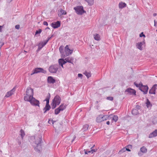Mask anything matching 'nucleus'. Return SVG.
Wrapping results in <instances>:
<instances>
[{
    "label": "nucleus",
    "instance_id": "1",
    "mask_svg": "<svg viewBox=\"0 0 157 157\" xmlns=\"http://www.w3.org/2000/svg\"><path fill=\"white\" fill-rule=\"evenodd\" d=\"M33 89L30 87H28L26 89V95L24 97V100L30 102L32 105L39 107V101L33 97Z\"/></svg>",
    "mask_w": 157,
    "mask_h": 157
},
{
    "label": "nucleus",
    "instance_id": "2",
    "mask_svg": "<svg viewBox=\"0 0 157 157\" xmlns=\"http://www.w3.org/2000/svg\"><path fill=\"white\" fill-rule=\"evenodd\" d=\"M35 143L36 145L34 149L37 152H40L42 149V145L43 141L42 140V136L41 135H39L38 137L35 138Z\"/></svg>",
    "mask_w": 157,
    "mask_h": 157
},
{
    "label": "nucleus",
    "instance_id": "3",
    "mask_svg": "<svg viewBox=\"0 0 157 157\" xmlns=\"http://www.w3.org/2000/svg\"><path fill=\"white\" fill-rule=\"evenodd\" d=\"M76 13L79 15H82L86 13V11L83 10V7L82 6H78L74 8Z\"/></svg>",
    "mask_w": 157,
    "mask_h": 157
},
{
    "label": "nucleus",
    "instance_id": "4",
    "mask_svg": "<svg viewBox=\"0 0 157 157\" xmlns=\"http://www.w3.org/2000/svg\"><path fill=\"white\" fill-rule=\"evenodd\" d=\"M59 69V65L57 64H55L50 66L49 68V72L52 73H56Z\"/></svg>",
    "mask_w": 157,
    "mask_h": 157
},
{
    "label": "nucleus",
    "instance_id": "5",
    "mask_svg": "<svg viewBox=\"0 0 157 157\" xmlns=\"http://www.w3.org/2000/svg\"><path fill=\"white\" fill-rule=\"evenodd\" d=\"M73 51V50L70 49L68 46L67 45L65 48L64 52H63L62 56H63L64 58L69 56L72 53Z\"/></svg>",
    "mask_w": 157,
    "mask_h": 157
},
{
    "label": "nucleus",
    "instance_id": "6",
    "mask_svg": "<svg viewBox=\"0 0 157 157\" xmlns=\"http://www.w3.org/2000/svg\"><path fill=\"white\" fill-rule=\"evenodd\" d=\"M40 72L44 74H46L47 73V71H46L44 70L42 68L40 67H36L32 71V73L31 74V75H32L38 73Z\"/></svg>",
    "mask_w": 157,
    "mask_h": 157
},
{
    "label": "nucleus",
    "instance_id": "7",
    "mask_svg": "<svg viewBox=\"0 0 157 157\" xmlns=\"http://www.w3.org/2000/svg\"><path fill=\"white\" fill-rule=\"evenodd\" d=\"M108 118L107 115H99L96 119V121L97 122L99 123L104 121L106 120Z\"/></svg>",
    "mask_w": 157,
    "mask_h": 157
},
{
    "label": "nucleus",
    "instance_id": "8",
    "mask_svg": "<svg viewBox=\"0 0 157 157\" xmlns=\"http://www.w3.org/2000/svg\"><path fill=\"white\" fill-rule=\"evenodd\" d=\"M61 101L60 97L59 95H57L55 97L52 101L56 103L58 105H59Z\"/></svg>",
    "mask_w": 157,
    "mask_h": 157
},
{
    "label": "nucleus",
    "instance_id": "9",
    "mask_svg": "<svg viewBox=\"0 0 157 157\" xmlns=\"http://www.w3.org/2000/svg\"><path fill=\"white\" fill-rule=\"evenodd\" d=\"M15 90V87H14L12 89L9 91H8L5 96L4 98H8L13 94V93Z\"/></svg>",
    "mask_w": 157,
    "mask_h": 157
},
{
    "label": "nucleus",
    "instance_id": "10",
    "mask_svg": "<svg viewBox=\"0 0 157 157\" xmlns=\"http://www.w3.org/2000/svg\"><path fill=\"white\" fill-rule=\"evenodd\" d=\"M156 87H157V84H156L153 85L151 89L149 90V93L151 94H155Z\"/></svg>",
    "mask_w": 157,
    "mask_h": 157
},
{
    "label": "nucleus",
    "instance_id": "11",
    "mask_svg": "<svg viewBox=\"0 0 157 157\" xmlns=\"http://www.w3.org/2000/svg\"><path fill=\"white\" fill-rule=\"evenodd\" d=\"M51 25L54 29L60 27V22L59 21H57L56 22L52 23Z\"/></svg>",
    "mask_w": 157,
    "mask_h": 157
},
{
    "label": "nucleus",
    "instance_id": "12",
    "mask_svg": "<svg viewBox=\"0 0 157 157\" xmlns=\"http://www.w3.org/2000/svg\"><path fill=\"white\" fill-rule=\"evenodd\" d=\"M125 92H128L130 94L133 95H136V91L135 90L132 89L131 88L127 89L125 91Z\"/></svg>",
    "mask_w": 157,
    "mask_h": 157
},
{
    "label": "nucleus",
    "instance_id": "13",
    "mask_svg": "<svg viewBox=\"0 0 157 157\" xmlns=\"http://www.w3.org/2000/svg\"><path fill=\"white\" fill-rule=\"evenodd\" d=\"M141 89L142 91H141L143 92L144 94H147L148 92V87L147 85H144L143 86H141Z\"/></svg>",
    "mask_w": 157,
    "mask_h": 157
},
{
    "label": "nucleus",
    "instance_id": "14",
    "mask_svg": "<svg viewBox=\"0 0 157 157\" xmlns=\"http://www.w3.org/2000/svg\"><path fill=\"white\" fill-rule=\"evenodd\" d=\"M143 43H145L144 40L143 42H138L136 43V48L141 51L143 49L142 47Z\"/></svg>",
    "mask_w": 157,
    "mask_h": 157
},
{
    "label": "nucleus",
    "instance_id": "15",
    "mask_svg": "<svg viewBox=\"0 0 157 157\" xmlns=\"http://www.w3.org/2000/svg\"><path fill=\"white\" fill-rule=\"evenodd\" d=\"M47 81L50 84H54L56 82L55 79L52 76H48V78Z\"/></svg>",
    "mask_w": 157,
    "mask_h": 157
},
{
    "label": "nucleus",
    "instance_id": "16",
    "mask_svg": "<svg viewBox=\"0 0 157 157\" xmlns=\"http://www.w3.org/2000/svg\"><path fill=\"white\" fill-rule=\"evenodd\" d=\"M58 62L59 65L61 66L63 68V65L65 64L66 63L65 59L61 58L59 59Z\"/></svg>",
    "mask_w": 157,
    "mask_h": 157
},
{
    "label": "nucleus",
    "instance_id": "17",
    "mask_svg": "<svg viewBox=\"0 0 157 157\" xmlns=\"http://www.w3.org/2000/svg\"><path fill=\"white\" fill-rule=\"evenodd\" d=\"M66 14V11L62 9H59L58 11V15L59 16H60L62 15H65Z\"/></svg>",
    "mask_w": 157,
    "mask_h": 157
},
{
    "label": "nucleus",
    "instance_id": "18",
    "mask_svg": "<svg viewBox=\"0 0 157 157\" xmlns=\"http://www.w3.org/2000/svg\"><path fill=\"white\" fill-rule=\"evenodd\" d=\"M157 136V129L155 130L154 131L151 133L149 136V138H152L154 137Z\"/></svg>",
    "mask_w": 157,
    "mask_h": 157
},
{
    "label": "nucleus",
    "instance_id": "19",
    "mask_svg": "<svg viewBox=\"0 0 157 157\" xmlns=\"http://www.w3.org/2000/svg\"><path fill=\"white\" fill-rule=\"evenodd\" d=\"M51 97L50 94L49 93H48V95L45 99L44 101H46V105H50L49 104V99H50Z\"/></svg>",
    "mask_w": 157,
    "mask_h": 157
},
{
    "label": "nucleus",
    "instance_id": "20",
    "mask_svg": "<svg viewBox=\"0 0 157 157\" xmlns=\"http://www.w3.org/2000/svg\"><path fill=\"white\" fill-rule=\"evenodd\" d=\"M65 60L66 63L68 62L73 64L74 58L72 57H68L67 58L65 59Z\"/></svg>",
    "mask_w": 157,
    "mask_h": 157
},
{
    "label": "nucleus",
    "instance_id": "21",
    "mask_svg": "<svg viewBox=\"0 0 157 157\" xmlns=\"http://www.w3.org/2000/svg\"><path fill=\"white\" fill-rule=\"evenodd\" d=\"M126 4L122 2H121L119 3V7L120 9H122L126 6Z\"/></svg>",
    "mask_w": 157,
    "mask_h": 157
},
{
    "label": "nucleus",
    "instance_id": "22",
    "mask_svg": "<svg viewBox=\"0 0 157 157\" xmlns=\"http://www.w3.org/2000/svg\"><path fill=\"white\" fill-rule=\"evenodd\" d=\"M134 84L136 87L139 88V89L140 90L142 91L140 89H142L141 86H143V85L141 83V84H138L136 82H134Z\"/></svg>",
    "mask_w": 157,
    "mask_h": 157
},
{
    "label": "nucleus",
    "instance_id": "23",
    "mask_svg": "<svg viewBox=\"0 0 157 157\" xmlns=\"http://www.w3.org/2000/svg\"><path fill=\"white\" fill-rule=\"evenodd\" d=\"M132 113L134 115H137L139 113L138 110L136 109H133L132 111Z\"/></svg>",
    "mask_w": 157,
    "mask_h": 157
},
{
    "label": "nucleus",
    "instance_id": "24",
    "mask_svg": "<svg viewBox=\"0 0 157 157\" xmlns=\"http://www.w3.org/2000/svg\"><path fill=\"white\" fill-rule=\"evenodd\" d=\"M147 151L146 148L144 146L142 147L140 149V151L143 153H146Z\"/></svg>",
    "mask_w": 157,
    "mask_h": 157
},
{
    "label": "nucleus",
    "instance_id": "25",
    "mask_svg": "<svg viewBox=\"0 0 157 157\" xmlns=\"http://www.w3.org/2000/svg\"><path fill=\"white\" fill-rule=\"evenodd\" d=\"M89 125L88 124H86L83 126L82 130L84 132L87 130L89 128Z\"/></svg>",
    "mask_w": 157,
    "mask_h": 157
},
{
    "label": "nucleus",
    "instance_id": "26",
    "mask_svg": "<svg viewBox=\"0 0 157 157\" xmlns=\"http://www.w3.org/2000/svg\"><path fill=\"white\" fill-rule=\"evenodd\" d=\"M20 135L21 136V140H23V137H24V136H25V134L24 132V131L22 130L21 129L20 131Z\"/></svg>",
    "mask_w": 157,
    "mask_h": 157
},
{
    "label": "nucleus",
    "instance_id": "27",
    "mask_svg": "<svg viewBox=\"0 0 157 157\" xmlns=\"http://www.w3.org/2000/svg\"><path fill=\"white\" fill-rule=\"evenodd\" d=\"M58 105L56 103L52 101V103L51 104V107L52 109H55Z\"/></svg>",
    "mask_w": 157,
    "mask_h": 157
},
{
    "label": "nucleus",
    "instance_id": "28",
    "mask_svg": "<svg viewBox=\"0 0 157 157\" xmlns=\"http://www.w3.org/2000/svg\"><path fill=\"white\" fill-rule=\"evenodd\" d=\"M94 37L95 40H100V37L99 34H96V35H94Z\"/></svg>",
    "mask_w": 157,
    "mask_h": 157
},
{
    "label": "nucleus",
    "instance_id": "29",
    "mask_svg": "<svg viewBox=\"0 0 157 157\" xmlns=\"http://www.w3.org/2000/svg\"><path fill=\"white\" fill-rule=\"evenodd\" d=\"M88 78L90 77L91 76V75L90 74V72H87V71H85V72H84L83 73Z\"/></svg>",
    "mask_w": 157,
    "mask_h": 157
},
{
    "label": "nucleus",
    "instance_id": "30",
    "mask_svg": "<svg viewBox=\"0 0 157 157\" xmlns=\"http://www.w3.org/2000/svg\"><path fill=\"white\" fill-rule=\"evenodd\" d=\"M126 149H127V151H130L131 150L130 149H132V146L131 145H128L125 147Z\"/></svg>",
    "mask_w": 157,
    "mask_h": 157
},
{
    "label": "nucleus",
    "instance_id": "31",
    "mask_svg": "<svg viewBox=\"0 0 157 157\" xmlns=\"http://www.w3.org/2000/svg\"><path fill=\"white\" fill-rule=\"evenodd\" d=\"M59 108L60 109L61 111L63 110L64 109L66 108V106L64 105L63 104H62L61 105H60Z\"/></svg>",
    "mask_w": 157,
    "mask_h": 157
},
{
    "label": "nucleus",
    "instance_id": "32",
    "mask_svg": "<svg viewBox=\"0 0 157 157\" xmlns=\"http://www.w3.org/2000/svg\"><path fill=\"white\" fill-rule=\"evenodd\" d=\"M60 111H61L60 109L59 108H58L56 109L55 110V114L56 115H57L60 112Z\"/></svg>",
    "mask_w": 157,
    "mask_h": 157
},
{
    "label": "nucleus",
    "instance_id": "33",
    "mask_svg": "<svg viewBox=\"0 0 157 157\" xmlns=\"http://www.w3.org/2000/svg\"><path fill=\"white\" fill-rule=\"evenodd\" d=\"M85 1L88 2L90 5H91L94 3V0H85Z\"/></svg>",
    "mask_w": 157,
    "mask_h": 157
},
{
    "label": "nucleus",
    "instance_id": "34",
    "mask_svg": "<svg viewBox=\"0 0 157 157\" xmlns=\"http://www.w3.org/2000/svg\"><path fill=\"white\" fill-rule=\"evenodd\" d=\"M127 149H126L125 147H124L119 151V152H118V154H121V153L127 151Z\"/></svg>",
    "mask_w": 157,
    "mask_h": 157
},
{
    "label": "nucleus",
    "instance_id": "35",
    "mask_svg": "<svg viewBox=\"0 0 157 157\" xmlns=\"http://www.w3.org/2000/svg\"><path fill=\"white\" fill-rule=\"evenodd\" d=\"M51 108V107L50 105H45V107H44L43 108V110H46L48 111Z\"/></svg>",
    "mask_w": 157,
    "mask_h": 157
},
{
    "label": "nucleus",
    "instance_id": "36",
    "mask_svg": "<svg viewBox=\"0 0 157 157\" xmlns=\"http://www.w3.org/2000/svg\"><path fill=\"white\" fill-rule=\"evenodd\" d=\"M21 138L20 137H18L17 138V141L18 143V144L20 146H21Z\"/></svg>",
    "mask_w": 157,
    "mask_h": 157
},
{
    "label": "nucleus",
    "instance_id": "37",
    "mask_svg": "<svg viewBox=\"0 0 157 157\" xmlns=\"http://www.w3.org/2000/svg\"><path fill=\"white\" fill-rule=\"evenodd\" d=\"M118 119V117L117 115H114L113 116L112 118V120L115 121V122L117 121Z\"/></svg>",
    "mask_w": 157,
    "mask_h": 157
},
{
    "label": "nucleus",
    "instance_id": "38",
    "mask_svg": "<svg viewBox=\"0 0 157 157\" xmlns=\"http://www.w3.org/2000/svg\"><path fill=\"white\" fill-rule=\"evenodd\" d=\"M47 43L45 41H44V42L40 43L38 45L40 46L42 48Z\"/></svg>",
    "mask_w": 157,
    "mask_h": 157
},
{
    "label": "nucleus",
    "instance_id": "39",
    "mask_svg": "<svg viewBox=\"0 0 157 157\" xmlns=\"http://www.w3.org/2000/svg\"><path fill=\"white\" fill-rule=\"evenodd\" d=\"M146 104H147V107H148V108L150 106L152 105L150 102V101L148 99H147V101H146Z\"/></svg>",
    "mask_w": 157,
    "mask_h": 157
},
{
    "label": "nucleus",
    "instance_id": "40",
    "mask_svg": "<svg viewBox=\"0 0 157 157\" xmlns=\"http://www.w3.org/2000/svg\"><path fill=\"white\" fill-rule=\"evenodd\" d=\"M63 46H61L59 48V51L60 53L61 54V55H62V54H63V52H63Z\"/></svg>",
    "mask_w": 157,
    "mask_h": 157
},
{
    "label": "nucleus",
    "instance_id": "41",
    "mask_svg": "<svg viewBox=\"0 0 157 157\" xmlns=\"http://www.w3.org/2000/svg\"><path fill=\"white\" fill-rule=\"evenodd\" d=\"M42 31V30L41 29H39L38 30H36L35 32V35L40 33Z\"/></svg>",
    "mask_w": 157,
    "mask_h": 157
},
{
    "label": "nucleus",
    "instance_id": "42",
    "mask_svg": "<svg viewBox=\"0 0 157 157\" xmlns=\"http://www.w3.org/2000/svg\"><path fill=\"white\" fill-rule=\"evenodd\" d=\"M106 99L110 101H113V98L112 97H109L106 98Z\"/></svg>",
    "mask_w": 157,
    "mask_h": 157
},
{
    "label": "nucleus",
    "instance_id": "43",
    "mask_svg": "<svg viewBox=\"0 0 157 157\" xmlns=\"http://www.w3.org/2000/svg\"><path fill=\"white\" fill-rule=\"evenodd\" d=\"M140 37H145V35L144 34L143 32L141 33L140 34Z\"/></svg>",
    "mask_w": 157,
    "mask_h": 157
},
{
    "label": "nucleus",
    "instance_id": "44",
    "mask_svg": "<svg viewBox=\"0 0 157 157\" xmlns=\"http://www.w3.org/2000/svg\"><path fill=\"white\" fill-rule=\"evenodd\" d=\"M96 150H95V149H92L90 151H88V152H92V153H93L94 152H95Z\"/></svg>",
    "mask_w": 157,
    "mask_h": 157
},
{
    "label": "nucleus",
    "instance_id": "45",
    "mask_svg": "<svg viewBox=\"0 0 157 157\" xmlns=\"http://www.w3.org/2000/svg\"><path fill=\"white\" fill-rule=\"evenodd\" d=\"M4 25H3L1 26H0V32H2V29L3 27L4 26Z\"/></svg>",
    "mask_w": 157,
    "mask_h": 157
},
{
    "label": "nucleus",
    "instance_id": "46",
    "mask_svg": "<svg viewBox=\"0 0 157 157\" xmlns=\"http://www.w3.org/2000/svg\"><path fill=\"white\" fill-rule=\"evenodd\" d=\"M51 38V37H48L47 38V39L45 41H44L47 43L49 41V40Z\"/></svg>",
    "mask_w": 157,
    "mask_h": 157
},
{
    "label": "nucleus",
    "instance_id": "47",
    "mask_svg": "<svg viewBox=\"0 0 157 157\" xmlns=\"http://www.w3.org/2000/svg\"><path fill=\"white\" fill-rule=\"evenodd\" d=\"M16 29H19L20 28V25H16L15 26Z\"/></svg>",
    "mask_w": 157,
    "mask_h": 157
},
{
    "label": "nucleus",
    "instance_id": "48",
    "mask_svg": "<svg viewBox=\"0 0 157 157\" xmlns=\"http://www.w3.org/2000/svg\"><path fill=\"white\" fill-rule=\"evenodd\" d=\"M43 25H45L47 26L48 25V24L47 21H44L43 22Z\"/></svg>",
    "mask_w": 157,
    "mask_h": 157
},
{
    "label": "nucleus",
    "instance_id": "49",
    "mask_svg": "<svg viewBox=\"0 0 157 157\" xmlns=\"http://www.w3.org/2000/svg\"><path fill=\"white\" fill-rule=\"evenodd\" d=\"M136 109H140V106L138 105H136Z\"/></svg>",
    "mask_w": 157,
    "mask_h": 157
},
{
    "label": "nucleus",
    "instance_id": "50",
    "mask_svg": "<svg viewBox=\"0 0 157 157\" xmlns=\"http://www.w3.org/2000/svg\"><path fill=\"white\" fill-rule=\"evenodd\" d=\"M75 138H76V136H74L73 137V138L72 140H71V143H73V142L74 141V140L75 139Z\"/></svg>",
    "mask_w": 157,
    "mask_h": 157
},
{
    "label": "nucleus",
    "instance_id": "51",
    "mask_svg": "<svg viewBox=\"0 0 157 157\" xmlns=\"http://www.w3.org/2000/svg\"><path fill=\"white\" fill-rule=\"evenodd\" d=\"M82 76H83V75H82V74H78V76L79 77L82 78Z\"/></svg>",
    "mask_w": 157,
    "mask_h": 157
},
{
    "label": "nucleus",
    "instance_id": "52",
    "mask_svg": "<svg viewBox=\"0 0 157 157\" xmlns=\"http://www.w3.org/2000/svg\"><path fill=\"white\" fill-rule=\"evenodd\" d=\"M38 48L37 50V51H39L41 49H42V48L41 47V46H40L39 45H38Z\"/></svg>",
    "mask_w": 157,
    "mask_h": 157
},
{
    "label": "nucleus",
    "instance_id": "53",
    "mask_svg": "<svg viewBox=\"0 0 157 157\" xmlns=\"http://www.w3.org/2000/svg\"><path fill=\"white\" fill-rule=\"evenodd\" d=\"M154 26H156V24H157V21H156V20H154Z\"/></svg>",
    "mask_w": 157,
    "mask_h": 157
},
{
    "label": "nucleus",
    "instance_id": "54",
    "mask_svg": "<svg viewBox=\"0 0 157 157\" xmlns=\"http://www.w3.org/2000/svg\"><path fill=\"white\" fill-rule=\"evenodd\" d=\"M4 44V43L3 42H0V46L2 47Z\"/></svg>",
    "mask_w": 157,
    "mask_h": 157
},
{
    "label": "nucleus",
    "instance_id": "55",
    "mask_svg": "<svg viewBox=\"0 0 157 157\" xmlns=\"http://www.w3.org/2000/svg\"><path fill=\"white\" fill-rule=\"evenodd\" d=\"M141 152L140 151H139L138 153V155H140V156H141V155H142V154L141 153Z\"/></svg>",
    "mask_w": 157,
    "mask_h": 157
},
{
    "label": "nucleus",
    "instance_id": "56",
    "mask_svg": "<svg viewBox=\"0 0 157 157\" xmlns=\"http://www.w3.org/2000/svg\"><path fill=\"white\" fill-rule=\"evenodd\" d=\"M44 111V114L46 113L47 111H48L47 110H43Z\"/></svg>",
    "mask_w": 157,
    "mask_h": 157
},
{
    "label": "nucleus",
    "instance_id": "57",
    "mask_svg": "<svg viewBox=\"0 0 157 157\" xmlns=\"http://www.w3.org/2000/svg\"><path fill=\"white\" fill-rule=\"evenodd\" d=\"M109 124H110V122L109 121H107V122H106V124L108 125H109Z\"/></svg>",
    "mask_w": 157,
    "mask_h": 157
},
{
    "label": "nucleus",
    "instance_id": "58",
    "mask_svg": "<svg viewBox=\"0 0 157 157\" xmlns=\"http://www.w3.org/2000/svg\"><path fill=\"white\" fill-rule=\"evenodd\" d=\"M51 122H52V124H54V122H56V121H53L52 120L51 121Z\"/></svg>",
    "mask_w": 157,
    "mask_h": 157
},
{
    "label": "nucleus",
    "instance_id": "59",
    "mask_svg": "<svg viewBox=\"0 0 157 157\" xmlns=\"http://www.w3.org/2000/svg\"><path fill=\"white\" fill-rule=\"evenodd\" d=\"M157 15V14L156 13H154L153 14V16H154V17H155V16H156Z\"/></svg>",
    "mask_w": 157,
    "mask_h": 157
},
{
    "label": "nucleus",
    "instance_id": "60",
    "mask_svg": "<svg viewBox=\"0 0 157 157\" xmlns=\"http://www.w3.org/2000/svg\"><path fill=\"white\" fill-rule=\"evenodd\" d=\"M12 0H8V1L9 2H11Z\"/></svg>",
    "mask_w": 157,
    "mask_h": 157
},
{
    "label": "nucleus",
    "instance_id": "61",
    "mask_svg": "<svg viewBox=\"0 0 157 157\" xmlns=\"http://www.w3.org/2000/svg\"><path fill=\"white\" fill-rule=\"evenodd\" d=\"M85 154H87V152L86 151H85Z\"/></svg>",
    "mask_w": 157,
    "mask_h": 157
},
{
    "label": "nucleus",
    "instance_id": "62",
    "mask_svg": "<svg viewBox=\"0 0 157 157\" xmlns=\"http://www.w3.org/2000/svg\"><path fill=\"white\" fill-rule=\"evenodd\" d=\"M51 121L50 120V119H49L48 121V123H49V124H50V122Z\"/></svg>",
    "mask_w": 157,
    "mask_h": 157
},
{
    "label": "nucleus",
    "instance_id": "63",
    "mask_svg": "<svg viewBox=\"0 0 157 157\" xmlns=\"http://www.w3.org/2000/svg\"><path fill=\"white\" fill-rule=\"evenodd\" d=\"M50 29L48 27H47L46 28V29Z\"/></svg>",
    "mask_w": 157,
    "mask_h": 157
},
{
    "label": "nucleus",
    "instance_id": "64",
    "mask_svg": "<svg viewBox=\"0 0 157 157\" xmlns=\"http://www.w3.org/2000/svg\"><path fill=\"white\" fill-rule=\"evenodd\" d=\"M94 146V145L93 146H92V147H91V149L92 148H93V147Z\"/></svg>",
    "mask_w": 157,
    "mask_h": 157
}]
</instances>
